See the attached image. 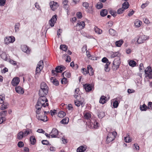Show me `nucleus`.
<instances>
[{"label":"nucleus","mask_w":152,"mask_h":152,"mask_svg":"<svg viewBox=\"0 0 152 152\" xmlns=\"http://www.w3.org/2000/svg\"><path fill=\"white\" fill-rule=\"evenodd\" d=\"M6 3V0H0V6H3Z\"/></svg>","instance_id":"obj_57"},{"label":"nucleus","mask_w":152,"mask_h":152,"mask_svg":"<svg viewBox=\"0 0 152 152\" xmlns=\"http://www.w3.org/2000/svg\"><path fill=\"white\" fill-rule=\"evenodd\" d=\"M115 139L114 137L109 136V134H108L107 137L106 142L108 144L110 142L113 141Z\"/></svg>","instance_id":"obj_17"},{"label":"nucleus","mask_w":152,"mask_h":152,"mask_svg":"<svg viewBox=\"0 0 152 152\" xmlns=\"http://www.w3.org/2000/svg\"><path fill=\"white\" fill-rule=\"evenodd\" d=\"M109 12L114 17H115L116 16V13L115 11L111 10L109 11Z\"/></svg>","instance_id":"obj_46"},{"label":"nucleus","mask_w":152,"mask_h":152,"mask_svg":"<svg viewBox=\"0 0 152 152\" xmlns=\"http://www.w3.org/2000/svg\"><path fill=\"white\" fill-rule=\"evenodd\" d=\"M124 42L123 40L121 39L119 41H116L115 42V44L117 47H120L122 44Z\"/></svg>","instance_id":"obj_28"},{"label":"nucleus","mask_w":152,"mask_h":152,"mask_svg":"<svg viewBox=\"0 0 152 152\" xmlns=\"http://www.w3.org/2000/svg\"><path fill=\"white\" fill-rule=\"evenodd\" d=\"M109 136H112L113 137H114L115 138L117 133L116 132H109Z\"/></svg>","instance_id":"obj_42"},{"label":"nucleus","mask_w":152,"mask_h":152,"mask_svg":"<svg viewBox=\"0 0 152 152\" xmlns=\"http://www.w3.org/2000/svg\"><path fill=\"white\" fill-rule=\"evenodd\" d=\"M129 136V135L127 134V136L124 137V140L125 142H131V140Z\"/></svg>","instance_id":"obj_37"},{"label":"nucleus","mask_w":152,"mask_h":152,"mask_svg":"<svg viewBox=\"0 0 152 152\" xmlns=\"http://www.w3.org/2000/svg\"><path fill=\"white\" fill-rule=\"evenodd\" d=\"M84 117L86 119H88L91 118V115L89 112H86L84 113Z\"/></svg>","instance_id":"obj_26"},{"label":"nucleus","mask_w":152,"mask_h":152,"mask_svg":"<svg viewBox=\"0 0 152 152\" xmlns=\"http://www.w3.org/2000/svg\"><path fill=\"white\" fill-rule=\"evenodd\" d=\"M103 7V4L101 2H99L97 3L96 7L98 9H101Z\"/></svg>","instance_id":"obj_44"},{"label":"nucleus","mask_w":152,"mask_h":152,"mask_svg":"<svg viewBox=\"0 0 152 152\" xmlns=\"http://www.w3.org/2000/svg\"><path fill=\"white\" fill-rule=\"evenodd\" d=\"M129 6V4L128 2L126 1L122 5V8L124 10H125L128 9Z\"/></svg>","instance_id":"obj_19"},{"label":"nucleus","mask_w":152,"mask_h":152,"mask_svg":"<svg viewBox=\"0 0 152 152\" xmlns=\"http://www.w3.org/2000/svg\"><path fill=\"white\" fill-rule=\"evenodd\" d=\"M120 58L119 57H118L115 58L113 63V70L116 71L119 67L121 63Z\"/></svg>","instance_id":"obj_3"},{"label":"nucleus","mask_w":152,"mask_h":152,"mask_svg":"<svg viewBox=\"0 0 152 152\" xmlns=\"http://www.w3.org/2000/svg\"><path fill=\"white\" fill-rule=\"evenodd\" d=\"M74 102L75 105L78 107H79L81 105L82 107H83L85 105V104H84L82 102L78 100H75Z\"/></svg>","instance_id":"obj_13"},{"label":"nucleus","mask_w":152,"mask_h":152,"mask_svg":"<svg viewBox=\"0 0 152 152\" xmlns=\"http://www.w3.org/2000/svg\"><path fill=\"white\" fill-rule=\"evenodd\" d=\"M85 25V23L84 21H82L80 22L77 23L76 26L77 27L79 26L80 27V28H78V29H77L76 30H79L80 29H83L84 28Z\"/></svg>","instance_id":"obj_11"},{"label":"nucleus","mask_w":152,"mask_h":152,"mask_svg":"<svg viewBox=\"0 0 152 152\" xmlns=\"http://www.w3.org/2000/svg\"><path fill=\"white\" fill-rule=\"evenodd\" d=\"M63 76L65 75L67 78H69L71 76V74L69 72L65 71L62 74Z\"/></svg>","instance_id":"obj_33"},{"label":"nucleus","mask_w":152,"mask_h":152,"mask_svg":"<svg viewBox=\"0 0 152 152\" xmlns=\"http://www.w3.org/2000/svg\"><path fill=\"white\" fill-rule=\"evenodd\" d=\"M69 118L68 117H65L61 121L60 123L62 124H67L69 122Z\"/></svg>","instance_id":"obj_24"},{"label":"nucleus","mask_w":152,"mask_h":152,"mask_svg":"<svg viewBox=\"0 0 152 152\" xmlns=\"http://www.w3.org/2000/svg\"><path fill=\"white\" fill-rule=\"evenodd\" d=\"M8 107L6 106L4 104H2L1 105L0 109L1 110H4L6 109Z\"/></svg>","instance_id":"obj_60"},{"label":"nucleus","mask_w":152,"mask_h":152,"mask_svg":"<svg viewBox=\"0 0 152 152\" xmlns=\"http://www.w3.org/2000/svg\"><path fill=\"white\" fill-rule=\"evenodd\" d=\"M24 137V133L22 131L19 132L18 134L17 138L19 140H21Z\"/></svg>","instance_id":"obj_20"},{"label":"nucleus","mask_w":152,"mask_h":152,"mask_svg":"<svg viewBox=\"0 0 152 152\" xmlns=\"http://www.w3.org/2000/svg\"><path fill=\"white\" fill-rule=\"evenodd\" d=\"M102 62H103V63H107L108 62H110L109 61L108 59L105 57H104L102 58Z\"/></svg>","instance_id":"obj_54"},{"label":"nucleus","mask_w":152,"mask_h":152,"mask_svg":"<svg viewBox=\"0 0 152 152\" xmlns=\"http://www.w3.org/2000/svg\"><path fill=\"white\" fill-rule=\"evenodd\" d=\"M106 98V97L104 96H102L100 98L99 102L100 103L102 104H104L106 102L105 99Z\"/></svg>","instance_id":"obj_22"},{"label":"nucleus","mask_w":152,"mask_h":152,"mask_svg":"<svg viewBox=\"0 0 152 152\" xmlns=\"http://www.w3.org/2000/svg\"><path fill=\"white\" fill-rule=\"evenodd\" d=\"M42 143L44 145H50L51 144L49 141L46 140H43L42 141Z\"/></svg>","instance_id":"obj_43"},{"label":"nucleus","mask_w":152,"mask_h":152,"mask_svg":"<svg viewBox=\"0 0 152 152\" xmlns=\"http://www.w3.org/2000/svg\"><path fill=\"white\" fill-rule=\"evenodd\" d=\"M20 26V24L19 23H15V32H17L18 31Z\"/></svg>","instance_id":"obj_41"},{"label":"nucleus","mask_w":152,"mask_h":152,"mask_svg":"<svg viewBox=\"0 0 152 152\" xmlns=\"http://www.w3.org/2000/svg\"><path fill=\"white\" fill-rule=\"evenodd\" d=\"M119 103L117 101L115 100L113 103V106L114 108H117L118 106Z\"/></svg>","instance_id":"obj_53"},{"label":"nucleus","mask_w":152,"mask_h":152,"mask_svg":"<svg viewBox=\"0 0 152 152\" xmlns=\"http://www.w3.org/2000/svg\"><path fill=\"white\" fill-rule=\"evenodd\" d=\"M51 82L54 85L57 86L59 84V82L58 80L56 78H54L53 77H51L50 78Z\"/></svg>","instance_id":"obj_14"},{"label":"nucleus","mask_w":152,"mask_h":152,"mask_svg":"<svg viewBox=\"0 0 152 152\" xmlns=\"http://www.w3.org/2000/svg\"><path fill=\"white\" fill-rule=\"evenodd\" d=\"M40 88L39 93L40 97L39 99L41 98L43 100L48 101V100L46 98L45 96L48 93L49 89L48 86L45 82H42L41 84Z\"/></svg>","instance_id":"obj_1"},{"label":"nucleus","mask_w":152,"mask_h":152,"mask_svg":"<svg viewBox=\"0 0 152 152\" xmlns=\"http://www.w3.org/2000/svg\"><path fill=\"white\" fill-rule=\"evenodd\" d=\"M142 22L140 21H136L134 23L135 26L137 27H139L141 25Z\"/></svg>","instance_id":"obj_48"},{"label":"nucleus","mask_w":152,"mask_h":152,"mask_svg":"<svg viewBox=\"0 0 152 152\" xmlns=\"http://www.w3.org/2000/svg\"><path fill=\"white\" fill-rule=\"evenodd\" d=\"M48 102L43 100L41 98L38 99L37 103L35 106V112L37 114L39 115L40 114L41 112L43 111V110L42 108V107H45L48 106V103H46Z\"/></svg>","instance_id":"obj_2"},{"label":"nucleus","mask_w":152,"mask_h":152,"mask_svg":"<svg viewBox=\"0 0 152 152\" xmlns=\"http://www.w3.org/2000/svg\"><path fill=\"white\" fill-rule=\"evenodd\" d=\"M77 15L78 18H81L82 17V15L81 13L80 12H78L77 13Z\"/></svg>","instance_id":"obj_58"},{"label":"nucleus","mask_w":152,"mask_h":152,"mask_svg":"<svg viewBox=\"0 0 152 152\" xmlns=\"http://www.w3.org/2000/svg\"><path fill=\"white\" fill-rule=\"evenodd\" d=\"M18 145L19 148H21L24 145V144L23 142L19 141L18 144Z\"/></svg>","instance_id":"obj_56"},{"label":"nucleus","mask_w":152,"mask_h":152,"mask_svg":"<svg viewBox=\"0 0 152 152\" xmlns=\"http://www.w3.org/2000/svg\"><path fill=\"white\" fill-rule=\"evenodd\" d=\"M136 62L134 60H131L129 62V65L130 66L134 67L136 65Z\"/></svg>","instance_id":"obj_38"},{"label":"nucleus","mask_w":152,"mask_h":152,"mask_svg":"<svg viewBox=\"0 0 152 152\" xmlns=\"http://www.w3.org/2000/svg\"><path fill=\"white\" fill-rule=\"evenodd\" d=\"M125 10H124L123 8L121 7L118 10L117 13L119 14H120L122 13Z\"/></svg>","instance_id":"obj_50"},{"label":"nucleus","mask_w":152,"mask_h":152,"mask_svg":"<svg viewBox=\"0 0 152 152\" xmlns=\"http://www.w3.org/2000/svg\"><path fill=\"white\" fill-rule=\"evenodd\" d=\"M99 118H102L105 116V113L103 112H100L98 115Z\"/></svg>","instance_id":"obj_49"},{"label":"nucleus","mask_w":152,"mask_h":152,"mask_svg":"<svg viewBox=\"0 0 152 152\" xmlns=\"http://www.w3.org/2000/svg\"><path fill=\"white\" fill-rule=\"evenodd\" d=\"M148 108L149 109H152V102H149L148 104Z\"/></svg>","instance_id":"obj_64"},{"label":"nucleus","mask_w":152,"mask_h":152,"mask_svg":"<svg viewBox=\"0 0 152 152\" xmlns=\"http://www.w3.org/2000/svg\"><path fill=\"white\" fill-rule=\"evenodd\" d=\"M61 69V68L60 66H56L55 68L56 71V73L61 72H62V70Z\"/></svg>","instance_id":"obj_45"},{"label":"nucleus","mask_w":152,"mask_h":152,"mask_svg":"<svg viewBox=\"0 0 152 152\" xmlns=\"http://www.w3.org/2000/svg\"><path fill=\"white\" fill-rule=\"evenodd\" d=\"M68 1L67 0H64L63 2L64 7L66 10H67L69 7V5L67 4Z\"/></svg>","instance_id":"obj_27"},{"label":"nucleus","mask_w":152,"mask_h":152,"mask_svg":"<svg viewBox=\"0 0 152 152\" xmlns=\"http://www.w3.org/2000/svg\"><path fill=\"white\" fill-rule=\"evenodd\" d=\"M67 57L66 59V61L67 62H69L71 61L70 57L68 55H66Z\"/></svg>","instance_id":"obj_62"},{"label":"nucleus","mask_w":152,"mask_h":152,"mask_svg":"<svg viewBox=\"0 0 152 152\" xmlns=\"http://www.w3.org/2000/svg\"><path fill=\"white\" fill-rule=\"evenodd\" d=\"M4 97H3L2 95H0V104H1L4 103Z\"/></svg>","instance_id":"obj_61"},{"label":"nucleus","mask_w":152,"mask_h":152,"mask_svg":"<svg viewBox=\"0 0 152 152\" xmlns=\"http://www.w3.org/2000/svg\"><path fill=\"white\" fill-rule=\"evenodd\" d=\"M95 32L98 34H101L102 31L100 29L98 28L97 27L95 28Z\"/></svg>","instance_id":"obj_51"},{"label":"nucleus","mask_w":152,"mask_h":152,"mask_svg":"<svg viewBox=\"0 0 152 152\" xmlns=\"http://www.w3.org/2000/svg\"><path fill=\"white\" fill-rule=\"evenodd\" d=\"M67 79L66 78L64 77V78H63L61 80V83L62 84H66L67 82Z\"/></svg>","instance_id":"obj_59"},{"label":"nucleus","mask_w":152,"mask_h":152,"mask_svg":"<svg viewBox=\"0 0 152 152\" xmlns=\"http://www.w3.org/2000/svg\"><path fill=\"white\" fill-rule=\"evenodd\" d=\"M50 5L51 9L53 11H54L58 7L57 6L54 5V4H53V3H50Z\"/></svg>","instance_id":"obj_39"},{"label":"nucleus","mask_w":152,"mask_h":152,"mask_svg":"<svg viewBox=\"0 0 152 152\" xmlns=\"http://www.w3.org/2000/svg\"><path fill=\"white\" fill-rule=\"evenodd\" d=\"M148 108V107L145 104L142 106H140V110L142 111H146Z\"/></svg>","instance_id":"obj_36"},{"label":"nucleus","mask_w":152,"mask_h":152,"mask_svg":"<svg viewBox=\"0 0 152 152\" xmlns=\"http://www.w3.org/2000/svg\"><path fill=\"white\" fill-rule=\"evenodd\" d=\"M145 72L149 79H152V69L150 66H148L145 69Z\"/></svg>","instance_id":"obj_4"},{"label":"nucleus","mask_w":152,"mask_h":152,"mask_svg":"<svg viewBox=\"0 0 152 152\" xmlns=\"http://www.w3.org/2000/svg\"><path fill=\"white\" fill-rule=\"evenodd\" d=\"M108 13V12L106 9H102L100 12V15L102 17L106 16Z\"/></svg>","instance_id":"obj_21"},{"label":"nucleus","mask_w":152,"mask_h":152,"mask_svg":"<svg viewBox=\"0 0 152 152\" xmlns=\"http://www.w3.org/2000/svg\"><path fill=\"white\" fill-rule=\"evenodd\" d=\"M86 150L85 148L83 146H81L78 148L77 149V152H83Z\"/></svg>","instance_id":"obj_31"},{"label":"nucleus","mask_w":152,"mask_h":152,"mask_svg":"<svg viewBox=\"0 0 152 152\" xmlns=\"http://www.w3.org/2000/svg\"><path fill=\"white\" fill-rule=\"evenodd\" d=\"M43 68L39 67L37 66L36 69V71H35V75H37V74H39L40 71Z\"/></svg>","instance_id":"obj_35"},{"label":"nucleus","mask_w":152,"mask_h":152,"mask_svg":"<svg viewBox=\"0 0 152 152\" xmlns=\"http://www.w3.org/2000/svg\"><path fill=\"white\" fill-rule=\"evenodd\" d=\"M57 16L56 15H53L50 20V24L51 27L54 26V23L56 22L57 20Z\"/></svg>","instance_id":"obj_6"},{"label":"nucleus","mask_w":152,"mask_h":152,"mask_svg":"<svg viewBox=\"0 0 152 152\" xmlns=\"http://www.w3.org/2000/svg\"><path fill=\"white\" fill-rule=\"evenodd\" d=\"M83 5L86 9H88L89 7V4L88 2H84L83 3Z\"/></svg>","instance_id":"obj_52"},{"label":"nucleus","mask_w":152,"mask_h":152,"mask_svg":"<svg viewBox=\"0 0 152 152\" xmlns=\"http://www.w3.org/2000/svg\"><path fill=\"white\" fill-rule=\"evenodd\" d=\"M110 62H108L105 65L104 70L106 72H108L110 70V68H109L108 66L110 64Z\"/></svg>","instance_id":"obj_34"},{"label":"nucleus","mask_w":152,"mask_h":152,"mask_svg":"<svg viewBox=\"0 0 152 152\" xmlns=\"http://www.w3.org/2000/svg\"><path fill=\"white\" fill-rule=\"evenodd\" d=\"M66 113L63 111H60L58 114V116L60 118H63L66 115Z\"/></svg>","instance_id":"obj_29"},{"label":"nucleus","mask_w":152,"mask_h":152,"mask_svg":"<svg viewBox=\"0 0 152 152\" xmlns=\"http://www.w3.org/2000/svg\"><path fill=\"white\" fill-rule=\"evenodd\" d=\"M84 88L87 92H89L92 90L93 86L89 84L86 83L83 85Z\"/></svg>","instance_id":"obj_8"},{"label":"nucleus","mask_w":152,"mask_h":152,"mask_svg":"<svg viewBox=\"0 0 152 152\" xmlns=\"http://www.w3.org/2000/svg\"><path fill=\"white\" fill-rule=\"evenodd\" d=\"M15 37L13 36H10L6 37L4 39V42L6 44H8L10 43H13L15 41Z\"/></svg>","instance_id":"obj_5"},{"label":"nucleus","mask_w":152,"mask_h":152,"mask_svg":"<svg viewBox=\"0 0 152 152\" xmlns=\"http://www.w3.org/2000/svg\"><path fill=\"white\" fill-rule=\"evenodd\" d=\"M1 58L4 60L6 61L7 60V55L5 53H3L1 55Z\"/></svg>","instance_id":"obj_40"},{"label":"nucleus","mask_w":152,"mask_h":152,"mask_svg":"<svg viewBox=\"0 0 152 152\" xmlns=\"http://www.w3.org/2000/svg\"><path fill=\"white\" fill-rule=\"evenodd\" d=\"M30 140L32 145H34L35 144L36 140L34 136H31L30 138Z\"/></svg>","instance_id":"obj_25"},{"label":"nucleus","mask_w":152,"mask_h":152,"mask_svg":"<svg viewBox=\"0 0 152 152\" xmlns=\"http://www.w3.org/2000/svg\"><path fill=\"white\" fill-rule=\"evenodd\" d=\"M7 113V111L6 110H4L1 112L0 114L1 116H5Z\"/></svg>","instance_id":"obj_55"},{"label":"nucleus","mask_w":152,"mask_h":152,"mask_svg":"<svg viewBox=\"0 0 152 152\" xmlns=\"http://www.w3.org/2000/svg\"><path fill=\"white\" fill-rule=\"evenodd\" d=\"M21 49L22 51L26 53H28L30 52V50L29 49V48L27 46L25 45H23L21 46Z\"/></svg>","instance_id":"obj_16"},{"label":"nucleus","mask_w":152,"mask_h":152,"mask_svg":"<svg viewBox=\"0 0 152 152\" xmlns=\"http://www.w3.org/2000/svg\"><path fill=\"white\" fill-rule=\"evenodd\" d=\"M119 53L118 52H112L111 54V58H114L116 56L119 57Z\"/></svg>","instance_id":"obj_30"},{"label":"nucleus","mask_w":152,"mask_h":152,"mask_svg":"<svg viewBox=\"0 0 152 152\" xmlns=\"http://www.w3.org/2000/svg\"><path fill=\"white\" fill-rule=\"evenodd\" d=\"M87 69L88 73H89V75L91 76L93 75V72L92 71L93 68L90 65H88Z\"/></svg>","instance_id":"obj_18"},{"label":"nucleus","mask_w":152,"mask_h":152,"mask_svg":"<svg viewBox=\"0 0 152 152\" xmlns=\"http://www.w3.org/2000/svg\"><path fill=\"white\" fill-rule=\"evenodd\" d=\"M43 65H44V64H43V61L41 60L38 62V63L37 65V66L39 67H40L43 68Z\"/></svg>","instance_id":"obj_47"},{"label":"nucleus","mask_w":152,"mask_h":152,"mask_svg":"<svg viewBox=\"0 0 152 152\" xmlns=\"http://www.w3.org/2000/svg\"><path fill=\"white\" fill-rule=\"evenodd\" d=\"M50 135L52 138H55L57 137V135L58 134V130L55 128L53 129L51 132L50 133V134H51Z\"/></svg>","instance_id":"obj_9"},{"label":"nucleus","mask_w":152,"mask_h":152,"mask_svg":"<svg viewBox=\"0 0 152 152\" xmlns=\"http://www.w3.org/2000/svg\"><path fill=\"white\" fill-rule=\"evenodd\" d=\"M146 39L145 36H141L138 38L137 42L139 44H140L143 42Z\"/></svg>","instance_id":"obj_12"},{"label":"nucleus","mask_w":152,"mask_h":152,"mask_svg":"<svg viewBox=\"0 0 152 152\" xmlns=\"http://www.w3.org/2000/svg\"><path fill=\"white\" fill-rule=\"evenodd\" d=\"M60 48L63 51H66L67 49V47L65 45H61L60 46Z\"/></svg>","instance_id":"obj_32"},{"label":"nucleus","mask_w":152,"mask_h":152,"mask_svg":"<svg viewBox=\"0 0 152 152\" xmlns=\"http://www.w3.org/2000/svg\"><path fill=\"white\" fill-rule=\"evenodd\" d=\"M36 117L37 119L43 122H46L47 121V117L45 115H43V116L36 115Z\"/></svg>","instance_id":"obj_10"},{"label":"nucleus","mask_w":152,"mask_h":152,"mask_svg":"<svg viewBox=\"0 0 152 152\" xmlns=\"http://www.w3.org/2000/svg\"><path fill=\"white\" fill-rule=\"evenodd\" d=\"M81 70L82 72L84 75H86V74L88 73L87 71L86 70V69L85 68H82Z\"/></svg>","instance_id":"obj_63"},{"label":"nucleus","mask_w":152,"mask_h":152,"mask_svg":"<svg viewBox=\"0 0 152 152\" xmlns=\"http://www.w3.org/2000/svg\"><path fill=\"white\" fill-rule=\"evenodd\" d=\"M109 34L112 36H115L117 34L116 31L112 28H110L109 30Z\"/></svg>","instance_id":"obj_23"},{"label":"nucleus","mask_w":152,"mask_h":152,"mask_svg":"<svg viewBox=\"0 0 152 152\" xmlns=\"http://www.w3.org/2000/svg\"><path fill=\"white\" fill-rule=\"evenodd\" d=\"M15 90L16 92L19 94H21L24 93V91L23 90V88L20 86L15 87Z\"/></svg>","instance_id":"obj_15"},{"label":"nucleus","mask_w":152,"mask_h":152,"mask_svg":"<svg viewBox=\"0 0 152 152\" xmlns=\"http://www.w3.org/2000/svg\"><path fill=\"white\" fill-rule=\"evenodd\" d=\"M20 82V79L18 77H14L12 80L11 83L13 86L18 85Z\"/></svg>","instance_id":"obj_7"}]
</instances>
